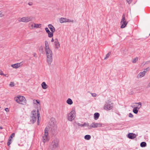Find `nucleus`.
Returning <instances> with one entry per match:
<instances>
[{"instance_id":"obj_1","label":"nucleus","mask_w":150,"mask_h":150,"mask_svg":"<svg viewBox=\"0 0 150 150\" xmlns=\"http://www.w3.org/2000/svg\"><path fill=\"white\" fill-rule=\"evenodd\" d=\"M54 120L53 118L51 119V121L50 122L49 127V130L51 133L53 134L55 133L57 129L56 122Z\"/></svg>"},{"instance_id":"obj_2","label":"nucleus","mask_w":150,"mask_h":150,"mask_svg":"<svg viewBox=\"0 0 150 150\" xmlns=\"http://www.w3.org/2000/svg\"><path fill=\"white\" fill-rule=\"evenodd\" d=\"M45 50L47 58L48 63L49 64H50L52 59V51L49 48Z\"/></svg>"},{"instance_id":"obj_3","label":"nucleus","mask_w":150,"mask_h":150,"mask_svg":"<svg viewBox=\"0 0 150 150\" xmlns=\"http://www.w3.org/2000/svg\"><path fill=\"white\" fill-rule=\"evenodd\" d=\"M32 115H35V116L32 115L31 118L32 120H31V122H32L33 123L35 122L37 120V117H38V125H39V116L40 117V114H38V110L37 111L35 110H33L32 112Z\"/></svg>"},{"instance_id":"obj_4","label":"nucleus","mask_w":150,"mask_h":150,"mask_svg":"<svg viewBox=\"0 0 150 150\" xmlns=\"http://www.w3.org/2000/svg\"><path fill=\"white\" fill-rule=\"evenodd\" d=\"M59 141L57 139H54L51 144L49 147L50 150H53L56 149L58 146Z\"/></svg>"},{"instance_id":"obj_5","label":"nucleus","mask_w":150,"mask_h":150,"mask_svg":"<svg viewBox=\"0 0 150 150\" xmlns=\"http://www.w3.org/2000/svg\"><path fill=\"white\" fill-rule=\"evenodd\" d=\"M14 99L18 103L23 105H25L26 104V99L23 96H18L16 97Z\"/></svg>"},{"instance_id":"obj_6","label":"nucleus","mask_w":150,"mask_h":150,"mask_svg":"<svg viewBox=\"0 0 150 150\" xmlns=\"http://www.w3.org/2000/svg\"><path fill=\"white\" fill-rule=\"evenodd\" d=\"M113 107V103L110 102H106L105 104L104 108L106 110H109L111 109Z\"/></svg>"},{"instance_id":"obj_7","label":"nucleus","mask_w":150,"mask_h":150,"mask_svg":"<svg viewBox=\"0 0 150 150\" xmlns=\"http://www.w3.org/2000/svg\"><path fill=\"white\" fill-rule=\"evenodd\" d=\"M125 14H124L122 16V18L120 22L122 25L121 28H124L126 26L127 23L126 22L125 19Z\"/></svg>"},{"instance_id":"obj_8","label":"nucleus","mask_w":150,"mask_h":150,"mask_svg":"<svg viewBox=\"0 0 150 150\" xmlns=\"http://www.w3.org/2000/svg\"><path fill=\"white\" fill-rule=\"evenodd\" d=\"M102 126V124L101 123L93 122L89 126L88 128L89 129H91L92 128H96L98 127H101Z\"/></svg>"},{"instance_id":"obj_9","label":"nucleus","mask_w":150,"mask_h":150,"mask_svg":"<svg viewBox=\"0 0 150 150\" xmlns=\"http://www.w3.org/2000/svg\"><path fill=\"white\" fill-rule=\"evenodd\" d=\"M75 117V112L72 111L68 115V120L70 121H72Z\"/></svg>"},{"instance_id":"obj_10","label":"nucleus","mask_w":150,"mask_h":150,"mask_svg":"<svg viewBox=\"0 0 150 150\" xmlns=\"http://www.w3.org/2000/svg\"><path fill=\"white\" fill-rule=\"evenodd\" d=\"M23 22L27 23L33 20L34 18L32 16H27L23 17Z\"/></svg>"},{"instance_id":"obj_11","label":"nucleus","mask_w":150,"mask_h":150,"mask_svg":"<svg viewBox=\"0 0 150 150\" xmlns=\"http://www.w3.org/2000/svg\"><path fill=\"white\" fill-rule=\"evenodd\" d=\"M135 104H137L139 106H140L139 107H135L133 109V112L135 114H137V113L138 112V110L137 109H139L142 106V103L140 102L138 103H135Z\"/></svg>"},{"instance_id":"obj_12","label":"nucleus","mask_w":150,"mask_h":150,"mask_svg":"<svg viewBox=\"0 0 150 150\" xmlns=\"http://www.w3.org/2000/svg\"><path fill=\"white\" fill-rule=\"evenodd\" d=\"M54 44L55 46V48L57 49H58L60 47V45L57 39L56 38L54 40Z\"/></svg>"},{"instance_id":"obj_13","label":"nucleus","mask_w":150,"mask_h":150,"mask_svg":"<svg viewBox=\"0 0 150 150\" xmlns=\"http://www.w3.org/2000/svg\"><path fill=\"white\" fill-rule=\"evenodd\" d=\"M137 135L133 133H129L128 135V137L131 139H134L136 137Z\"/></svg>"},{"instance_id":"obj_14","label":"nucleus","mask_w":150,"mask_h":150,"mask_svg":"<svg viewBox=\"0 0 150 150\" xmlns=\"http://www.w3.org/2000/svg\"><path fill=\"white\" fill-rule=\"evenodd\" d=\"M46 32L48 34V36L50 38L52 37L53 36L52 32H51L47 28H45Z\"/></svg>"},{"instance_id":"obj_15","label":"nucleus","mask_w":150,"mask_h":150,"mask_svg":"<svg viewBox=\"0 0 150 150\" xmlns=\"http://www.w3.org/2000/svg\"><path fill=\"white\" fill-rule=\"evenodd\" d=\"M49 28L50 29V30L52 33L54 32L55 31V29L54 27L51 24H49L48 25Z\"/></svg>"},{"instance_id":"obj_16","label":"nucleus","mask_w":150,"mask_h":150,"mask_svg":"<svg viewBox=\"0 0 150 150\" xmlns=\"http://www.w3.org/2000/svg\"><path fill=\"white\" fill-rule=\"evenodd\" d=\"M21 64V63H17L12 64L11 66L13 68H17L20 66Z\"/></svg>"},{"instance_id":"obj_17","label":"nucleus","mask_w":150,"mask_h":150,"mask_svg":"<svg viewBox=\"0 0 150 150\" xmlns=\"http://www.w3.org/2000/svg\"><path fill=\"white\" fill-rule=\"evenodd\" d=\"M49 140V139L48 138L47 135H45V136L43 137L42 141L44 143L45 142L47 141H48Z\"/></svg>"},{"instance_id":"obj_18","label":"nucleus","mask_w":150,"mask_h":150,"mask_svg":"<svg viewBox=\"0 0 150 150\" xmlns=\"http://www.w3.org/2000/svg\"><path fill=\"white\" fill-rule=\"evenodd\" d=\"M67 20V18H61L59 19V22L60 23H66Z\"/></svg>"},{"instance_id":"obj_19","label":"nucleus","mask_w":150,"mask_h":150,"mask_svg":"<svg viewBox=\"0 0 150 150\" xmlns=\"http://www.w3.org/2000/svg\"><path fill=\"white\" fill-rule=\"evenodd\" d=\"M41 85L43 89H46L48 88V86L44 82L42 83Z\"/></svg>"},{"instance_id":"obj_20","label":"nucleus","mask_w":150,"mask_h":150,"mask_svg":"<svg viewBox=\"0 0 150 150\" xmlns=\"http://www.w3.org/2000/svg\"><path fill=\"white\" fill-rule=\"evenodd\" d=\"M100 116V114L96 112L94 114V119L95 120H97Z\"/></svg>"},{"instance_id":"obj_21","label":"nucleus","mask_w":150,"mask_h":150,"mask_svg":"<svg viewBox=\"0 0 150 150\" xmlns=\"http://www.w3.org/2000/svg\"><path fill=\"white\" fill-rule=\"evenodd\" d=\"M145 74L144 72L140 73L138 75L137 77L138 78H141L143 77L145 75Z\"/></svg>"},{"instance_id":"obj_22","label":"nucleus","mask_w":150,"mask_h":150,"mask_svg":"<svg viewBox=\"0 0 150 150\" xmlns=\"http://www.w3.org/2000/svg\"><path fill=\"white\" fill-rule=\"evenodd\" d=\"M67 103L69 105H71L73 103V101L70 98H68L67 101Z\"/></svg>"},{"instance_id":"obj_23","label":"nucleus","mask_w":150,"mask_h":150,"mask_svg":"<svg viewBox=\"0 0 150 150\" xmlns=\"http://www.w3.org/2000/svg\"><path fill=\"white\" fill-rule=\"evenodd\" d=\"M140 145L142 147H145L146 146V144L145 142H142L141 143Z\"/></svg>"},{"instance_id":"obj_24","label":"nucleus","mask_w":150,"mask_h":150,"mask_svg":"<svg viewBox=\"0 0 150 150\" xmlns=\"http://www.w3.org/2000/svg\"><path fill=\"white\" fill-rule=\"evenodd\" d=\"M49 48V44L47 41H45V49Z\"/></svg>"},{"instance_id":"obj_25","label":"nucleus","mask_w":150,"mask_h":150,"mask_svg":"<svg viewBox=\"0 0 150 150\" xmlns=\"http://www.w3.org/2000/svg\"><path fill=\"white\" fill-rule=\"evenodd\" d=\"M34 28H40L41 27V24H35V23H34Z\"/></svg>"},{"instance_id":"obj_26","label":"nucleus","mask_w":150,"mask_h":150,"mask_svg":"<svg viewBox=\"0 0 150 150\" xmlns=\"http://www.w3.org/2000/svg\"><path fill=\"white\" fill-rule=\"evenodd\" d=\"M91 138V136L89 135H86L84 137V138L87 140H89Z\"/></svg>"},{"instance_id":"obj_27","label":"nucleus","mask_w":150,"mask_h":150,"mask_svg":"<svg viewBox=\"0 0 150 150\" xmlns=\"http://www.w3.org/2000/svg\"><path fill=\"white\" fill-rule=\"evenodd\" d=\"M48 128L46 127L45 130V135H48Z\"/></svg>"},{"instance_id":"obj_28","label":"nucleus","mask_w":150,"mask_h":150,"mask_svg":"<svg viewBox=\"0 0 150 150\" xmlns=\"http://www.w3.org/2000/svg\"><path fill=\"white\" fill-rule=\"evenodd\" d=\"M138 60V58L137 57H136L135 58H134L132 61V62L133 63H135L136 62H137Z\"/></svg>"},{"instance_id":"obj_29","label":"nucleus","mask_w":150,"mask_h":150,"mask_svg":"<svg viewBox=\"0 0 150 150\" xmlns=\"http://www.w3.org/2000/svg\"><path fill=\"white\" fill-rule=\"evenodd\" d=\"M111 54V52H109L106 55V57L104 58V59H105L108 58Z\"/></svg>"},{"instance_id":"obj_30","label":"nucleus","mask_w":150,"mask_h":150,"mask_svg":"<svg viewBox=\"0 0 150 150\" xmlns=\"http://www.w3.org/2000/svg\"><path fill=\"white\" fill-rule=\"evenodd\" d=\"M66 22H72L74 23V20H70L69 19H68L67 18Z\"/></svg>"},{"instance_id":"obj_31","label":"nucleus","mask_w":150,"mask_h":150,"mask_svg":"<svg viewBox=\"0 0 150 150\" xmlns=\"http://www.w3.org/2000/svg\"><path fill=\"white\" fill-rule=\"evenodd\" d=\"M149 68L147 67L146 68L144 69V70L143 71L145 73H145L147 71H148L149 70Z\"/></svg>"},{"instance_id":"obj_32","label":"nucleus","mask_w":150,"mask_h":150,"mask_svg":"<svg viewBox=\"0 0 150 150\" xmlns=\"http://www.w3.org/2000/svg\"><path fill=\"white\" fill-rule=\"evenodd\" d=\"M9 86L12 87H13L14 86V83L13 82H11L9 84Z\"/></svg>"},{"instance_id":"obj_33","label":"nucleus","mask_w":150,"mask_h":150,"mask_svg":"<svg viewBox=\"0 0 150 150\" xmlns=\"http://www.w3.org/2000/svg\"><path fill=\"white\" fill-rule=\"evenodd\" d=\"M43 50V48L42 47H40L39 49V50L40 51L42 52Z\"/></svg>"},{"instance_id":"obj_34","label":"nucleus","mask_w":150,"mask_h":150,"mask_svg":"<svg viewBox=\"0 0 150 150\" xmlns=\"http://www.w3.org/2000/svg\"><path fill=\"white\" fill-rule=\"evenodd\" d=\"M83 124V127L84 126H88L89 127V125L88 124V123L85 122Z\"/></svg>"},{"instance_id":"obj_35","label":"nucleus","mask_w":150,"mask_h":150,"mask_svg":"<svg viewBox=\"0 0 150 150\" xmlns=\"http://www.w3.org/2000/svg\"><path fill=\"white\" fill-rule=\"evenodd\" d=\"M18 21L19 22H23V18H19L18 19Z\"/></svg>"},{"instance_id":"obj_36","label":"nucleus","mask_w":150,"mask_h":150,"mask_svg":"<svg viewBox=\"0 0 150 150\" xmlns=\"http://www.w3.org/2000/svg\"><path fill=\"white\" fill-rule=\"evenodd\" d=\"M92 96L94 97H96V94L95 93H91Z\"/></svg>"},{"instance_id":"obj_37","label":"nucleus","mask_w":150,"mask_h":150,"mask_svg":"<svg viewBox=\"0 0 150 150\" xmlns=\"http://www.w3.org/2000/svg\"><path fill=\"white\" fill-rule=\"evenodd\" d=\"M129 116L130 117H133V115L132 113H129Z\"/></svg>"},{"instance_id":"obj_38","label":"nucleus","mask_w":150,"mask_h":150,"mask_svg":"<svg viewBox=\"0 0 150 150\" xmlns=\"http://www.w3.org/2000/svg\"><path fill=\"white\" fill-rule=\"evenodd\" d=\"M35 101L37 102V103H38L39 104L40 103V101L39 100H33L34 102Z\"/></svg>"},{"instance_id":"obj_39","label":"nucleus","mask_w":150,"mask_h":150,"mask_svg":"<svg viewBox=\"0 0 150 150\" xmlns=\"http://www.w3.org/2000/svg\"><path fill=\"white\" fill-rule=\"evenodd\" d=\"M14 135H15L14 133H13L11 134V136L10 137L11 138H12L13 136L14 137Z\"/></svg>"},{"instance_id":"obj_40","label":"nucleus","mask_w":150,"mask_h":150,"mask_svg":"<svg viewBox=\"0 0 150 150\" xmlns=\"http://www.w3.org/2000/svg\"><path fill=\"white\" fill-rule=\"evenodd\" d=\"M77 125L79 126H81V127H83V124H80V123H77Z\"/></svg>"},{"instance_id":"obj_41","label":"nucleus","mask_w":150,"mask_h":150,"mask_svg":"<svg viewBox=\"0 0 150 150\" xmlns=\"http://www.w3.org/2000/svg\"><path fill=\"white\" fill-rule=\"evenodd\" d=\"M28 4L30 6H31L33 5V4L32 2H29L28 3Z\"/></svg>"},{"instance_id":"obj_42","label":"nucleus","mask_w":150,"mask_h":150,"mask_svg":"<svg viewBox=\"0 0 150 150\" xmlns=\"http://www.w3.org/2000/svg\"><path fill=\"white\" fill-rule=\"evenodd\" d=\"M127 1L129 4H130L132 1V0H127Z\"/></svg>"},{"instance_id":"obj_43","label":"nucleus","mask_w":150,"mask_h":150,"mask_svg":"<svg viewBox=\"0 0 150 150\" xmlns=\"http://www.w3.org/2000/svg\"><path fill=\"white\" fill-rule=\"evenodd\" d=\"M4 74L3 73L2 71L0 69V75H3Z\"/></svg>"},{"instance_id":"obj_44","label":"nucleus","mask_w":150,"mask_h":150,"mask_svg":"<svg viewBox=\"0 0 150 150\" xmlns=\"http://www.w3.org/2000/svg\"><path fill=\"white\" fill-rule=\"evenodd\" d=\"M5 110L6 112H7L9 111V109L8 108H5Z\"/></svg>"},{"instance_id":"obj_45","label":"nucleus","mask_w":150,"mask_h":150,"mask_svg":"<svg viewBox=\"0 0 150 150\" xmlns=\"http://www.w3.org/2000/svg\"><path fill=\"white\" fill-rule=\"evenodd\" d=\"M33 55L34 57H36V54L35 53H34L33 54Z\"/></svg>"},{"instance_id":"obj_46","label":"nucleus","mask_w":150,"mask_h":150,"mask_svg":"<svg viewBox=\"0 0 150 150\" xmlns=\"http://www.w3.org/2000/svg\"><path fill=\"white\" fill-rule=\"evenodd\" d=\"M11 144V143L10 142L8 141L7 142V145L8 146H9Z\"/></svg>"},{"instance_id":"obj_47","label":"nucleus","mask_w":150,"mask_h":150,"mask_svg":"<svg viewBox=\"0 0 150 150\" xmlns=\"http://www.w3.org/2000/svg\"><path fill=\"white\" fill-rule=\"evenodd\" d=\"M3 75H4V76H5L7 77L8 76V75L7 74H4Z\"/></svg>"},{"instance_id":"obj_48","label":"nucleus","mask_w":150,"mask_h":150,"mask_svg":"<svg viewBox=\"0 0 150 150\" xmlns=\"http://www.w3.org/2000/svg\"><path fill=\"white\" fill-rule=\"evenodd\" d=\"M12 138H10L9 137V139H8V141L9 142H10L11 140V139Z\"/></svg>"},{"instance_id":"obj_49","label":"nucleus","mask_w":150,"mask_h":150,"mask_svg":"<svg viewBox=\"0 0 150 150\" xmlns=\"http://www.w3.org/2000/svg\"><path fill=\"white\" fill-rule=\"evenodd\" d=\"M51 41L52 42H54V39H53V38H52V40H51Z\"/></svg>"},{"instance_id":"obj_50","label":"nucleus","mask_w":150,"mask_h":150,"mask_svg":"<svg viewBox=\"0 0 150 150\" xmlns=\"http://www.w3.org/2000/svg\"><path fill=\"white\" fill-rule=\"evenodd\" d=\"M148 86L149 87L150 86V82L148 84Z\"/></svg>"},{"instance_id":"obj_51","label":"nucleus","mask_w":150,"mask_h":150,"mask_svg":"<svg viewBox=\"0 0 150 150\" xmlns=\"http://www.w3.org/2000/svg\"><path fill=\"white\" fill-rule=\"evenodd\" d=\"M3 129V128L1 126H0V129Z\"/></svg>"},{"instance_id":"obj_52","label":"nucleus","mask_w":150,"mask_h":150,"mask_svg":"<svg viewBox=\"0 0 150 150\" xmlns=\"http://www.w3.org/2000/svg\"><path fill=\"white\" fill-rule=\"evenodd\" d=\"M1 15H2V14L1 13H0V17L2 16H1Z\"/></svg>"},{"instance_id":"obj_53","label":"nucleus","mask_w":150,"mask_h":150,"mask_svg":"<svg viewBox=\"0 0 150 150\" xmlns=\"http://www.w3.org/2000/svg\"><path fill=\"white\" fill-rule=\"evenodd\" d=\"M31 26H33V25L32 24V25Z\"/></svg>"},{"instance_id":"obj_54","label":"nucleus","mask_w":150,"mask_h":150,"mask_svg":"<svg viewBox=\"0 0 150 150\" xmlns=\"http://www.w3.org/2000/svg\"><path fill=\"white\" fill-rule=\"evenodd\" d=\"M138 107H139L140 106H139L138 105Z\"/></svg>"},{"instance_id":"obj_55","label":"nucleus","mask_w":150,"mask_h":150,"mask_svg":"<svg viewBox=\"0 0 150 150\" xmlns=\"http://www.w3.org/2000/svg\"><path fill=\"white\" fill-rule=\"evenodd\" d=\"M34 115V116H35V115Z\"/></svg>"},{"instance_id":"obj_56","label":"nucleus","mask_w":150,"mask_h":150,"mask_svg":"<svg viewBox=\"0 0 150 150\" xmlns=\"http://www.w3.org/2000/svg\"><path fill=\"white\" fill-rule=\"evenodd\" d=\"M149 35H150V33L149 34Z\"/></svg>"}]
</instances>
